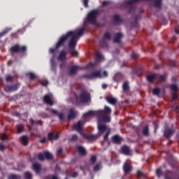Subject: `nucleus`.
Masks as SVG:
<instances>
[{
  "mask_svg": "<svg viewBox=\"0 0 179 179\" xmlns=\"http://www.w3.org/2000/svg\"><path fill=\"white\" fill-rule=\"evenodd\" d=\"M55 52V49L52 48L50 50V54H54Z\"/></svg>",
  "mask_w": 179,
  "mask_h": 179,
  "instance_id": "864d4df0",
  "label": "nucleus"
},
{
  "mask_svg": "<svg viewBox=\"0 0 179 179\" xmlns=\"http://www.w3.org/2000/svg\"><path fill=\"white\" fill-rule=\"evenodd\" d=\"M42 86H48V81L47 80H43L41 82Z\"/></svg>",
  "mask_w": 179,
  "mask_h": 179,
  "instance_id": "f704fd0d",
  "label": "nucleus"
},
{
  "mask_svg": "<svg viewBox=\"0 0 179 179\" xmlns=\"http://www.w3.org/2000/svg\"><path fill=\"white\" fill-rule=\"evenodd\" d=\"M26 50H27L26 46H21L19 45H15L14 46L10 48V52H15V53L25 52Z\"/></svg>",
  "mask_w": 179,
  "mask_h": 179,
  "instance_id": "423d86ee",
  "label": "nucleus"
},
{
  "mask_svg": "<svg viewBox=\"0 0 179 179\" xmlns=\"http://www.w3.org/2000/svg\"><path fill=\"white\" fill-rule=\"evenodd\" d=\"M66 179H67V178H66Z\"/></svg>",
  "mask_w": 179,
  "mask_h": 179,
  "instance_id": "338daca9",
  "label": "nucleus"
},
{
  "mask_svg": "<svg viewBox=\"0 0 179 179\" xmlns=\"http://www.w3.org/2000/svg\"><path fill=\"white\" fill-rule=\"evenodd\" d=\"M78 139V136L73 135L71 138V141H76Z\"/></svg>",
  "mask_w": 179,
  "mask_h": 179,
  "instance_id": "de8ad7c7",
  "label": "nucleus"
},
{
  "mask_svg": "<svg viewBox=\"0 0 179 179\" xmlns=\"http://www.w3.org/2000/svg\"><path fill=\"white\" fill-rule=\"evenodd\" d=\"M98 15H99V11H97V10H94L91 11L87 16V20L89 23H91L92 24H94V23H96V21L97 20Z\"/></svg>",
  "mask_w": 179,
  "mask_h": 179,
  "instance_id": "39448f33",
  "label": "nucleus"
},
{
  "mask_svg": "<svg viewBox=\"0 0 179 179\" xmlns=\"http://www.w3.org/2000/svg\"><path fill=\"white\" fill-rule=\"evenodd\" d=\"M12 80H13V77L10 76H8L6 77V81L7 82H12Z\"/></svg>",
  "mask_w": 179,
  "mask_h": 179,
  "instance_id": "58836bf2",
  "label": "nucleus"
},
{
  "mask_svg": "<svg viewBox=\"0 0 179 179\" xmlns=\"http://www.w3.org/2000/svg\"><path fill=\"white\" fill-rule=\"evenodd\" d=\"M29 122L31 124V125H33L34 124V120L33 119H30Z\"/></svg>",
  "mask_w": 179,
  "mask_h": 179,
  "instance_id": "6e6d98bb",
  "label": "nucleus"
},
{
  "mask_svg": "<svg viewBox=\"0 0 179 179\" xmlns=\"http://www.w3.org/2000/svg\"><path fill=\"white\" fill-rule=\"evenodd\" d=\"M84 31L85 29L82 28L73 31L68 32L66 36L60 38L59 41L56 45L57 48H58V47H61V45L64 44L66 40H70V53L71 54L72 57H76L77 55H78V51L73 49L75 48V47H76V41H78V38L80 37V36H83Z\"/></svg>",
  "mask_w": 179,
  "mask_h": 179,
  "instance_id": "f03ea898",
  "label": "nucleus"
},
{
  "mask_svg": "<svg viewBox=\"0 0 179 179\" xmlns=\"http://www.w3.org/2000/svg\"><path fill=\"white\" fill-rule=\"evenodd\" d=\"M102 87H103V89H106L107 85H106V84L102 85Z\"/></svg>",
  "mask_w": 179,
  "mask_h": 179,
  "instance_id": "bf43d9fd",
  "label": "nucleus"
},
{
  "mask_svg": "<svg viewBox=\"0 0 179 179\" xmlns=\"http://www.w3.org/2000/svg\"><path fill=\"white\" fill-rule=\"evenodd\" d=\"M103 76L105 78H106V76H108V73H107V71H103Z\"/></svg>",
  "mask_w": 179,
  "mask_h": 179,
  "instance_id": "603ef678",
  "label": "nucleus"
},
{
  "mask_svg": "<svg viewBox=\"0 0 179 179\" xmlns=\"http://www.w3.org/2000/svg\"><path fill=\"white\" fill-rule=\"evenodd\" d=\"M110 114H111V108L108 106H105L104 110H99L97 112L89 111L87 113L83 115V120H80L73 125L72 129L75 131H78L79 134H83L82 127L90 120V117L96 115L98 118V129L99 135H101L104 131H107L106 134L104 136V140L106 141L108 139V135H110V130L106 124H103V122H110V121H111Z\"/></svg>",
  "mask_w": 179,
  "mask_h": 179,
  "instance_id": "f257e3e1",
  "label": "nucleus"
},
{
  "mask_svg": "<svg viewBox=\"0 0 179 179\" xmlns=\"http://www.w3.org/2000/svg\"><path fill=\"white\" fill-rule=\"evenodd\" d=\"M138 56L137 55H136V56H133V58H136Z\"/></svg>",
  "mask_w": 179,
  "mask_h": 179,
  "instance_id": "69168bd1",
  "label": "nucleus"
},
{
  "mask_svg": "<svg viewBox=\"0 0 179 179\" xmlns=\"http://www.w3.org/2000/svg\"><path fill=\"white\" fill-rule=\"evenodd\" d=\"M47 141V139L46 138H42L40 142L41 143H45V142Z\"/></svg>",
  "mask_w": 179,
  "mask_h": 179,
  "instance_id": "8fccbe9b",
  "label": "nucleus"
},
{
  "mask_svg": "<svg viewBox=\"0 0 179 179\" xmlns=\"http://www.w3.org/2000/svg\"><path fill=\"white\" fill-rule=\"evenodd\" d=\"M24 178L25 179H31V173H30V172H26L24 173Z\"/></svg>",
  "mask_w": 179,
  "mask_h": 179,
  "instance_id": "c756f323",
  "label": "nucleus"
},
{
  "mask_svg": "<svg viewBox=\"0 0 179 179\" xmlns=\"http://www.w3.org/2000/svg\"><path fill=\"white\" fill-rule=\"evenodd\" d=\"M94 171H99L100 170V164H96L94 168Z\"/></svg>",
  "mask_w": 179,
  "mask_h": 179,
  "instance_id": "37998d69",
  "label": "nucleus"
},
{
  "mask_svg": "<svg viewBox=\"0 0 179 179\" xmlns=\"http://www.w3.org/2000/svg\"><path fill=\"white\" fill-rule=\"evenodd\" d=\"M147 80L150 83H159V81L164 82L166 80V76H160L159 74H152L147 76Z\"/></svg>",
  "mask_w": 179,
  "mask_h": 179,
  "instance_id": "20e7f679",
  "label": "nucleus"
},
{
  "mask_svg": "<svg viewBox=\"0 0 179 179\" xmlns=\"http://www.w3.org/2000/svg\"><path fill=\"white\" fill-rule=\"evenodd\" d=\"M122 37V34L121 33L116 34L115 37L113 40L114 43H120Z\"/></svg>",
  "mask_w": 179,
  "mask_h": 179,
  "instance_id": "aec40b11",
  "label": "nucleus"
},
{
  "mask_svg": "<svg viewBox=\"0 0 179 179\" xmlns=\"http://www.w3.org/2000/svg\"><path fill=\"white\" fill-rule=\"evenodd\" d=\"M66 58V52H65L64 51H62L59 55V59L60 61H65Z\"/></svg>",
  "mask_w": 179,
  "mask_h": 179,
  "instance_id": "412c9836",
  "label": "nucleus"
},
{
  "mask_svg": "<svg viewBox=\"0 0 179 179\" xmlns=\"http://www.w3.org/2000/svg\"><path fill=\"white\" fill-rule=\"evenodd\" d=\"M62 148H59L57 150V155H62Z\"/></svg>",
  "mask_w": 179,
  "mask_h": 179,
  "instance_id": "09e8293b",
  "label": "nucleus"
},
{
  "mask_svg": "<svg viewBox=\"0 0 179 179\" xmlns=\"http://www.w3.org/2000/svg\"><path fill=\"white\" fill-rule=\"evenodd\" d=\"M49 179H58V177H57L55 176H51L49 177Z\"/></svg>",
  "mask_w": 179,
  "mask_h": 179,
  "instance_id": "3c124183",
  "label": "nucleus"
},
{
  "mask_svg": "<svg viewBox=\"0 0 179 179\" xmlns=\"http://www.w3.org/2000/svg\"><path fill=\"white\" fill-rule=\"evenodd\" d=\"M96 160V156L95 155H92L90 158V161L92 162V163H94Z\"/></svg>",
  "mask_w": 179,
  "mask_h": 179,
  "instance_id": "79ce46f5",
  "label": "nucleus"
},
{
  "mask_svg": "<svg viewBox=\"0 0 179 179\" xmlns=\"http://www.w3.org/2000/svg\"><path fill=\"white\" fill-rule=\"evenodd\" d=\"M122 153L124 155H127V156L131 155V150L129 149V147L127 145H124L121 148Z\"/></svg>",
  "mask_w": 179,
  "mask_h": 179,
  "instance_id": "ddd939ff",
  "label": "nucleus"
},
{
  "mask_svg": "<svg viewBox=\"0 0 179 179\" xmlns=\"http://www.w3.org/2000/svg\"><path fill=\"white\" fill-rule=\"evenodd\" d=\"M92 66H94V64H93V63H90V64H88V67H89V68H92Z\"/></svg>",
  "mask_w": 179,
  "mask_h": 179,
  "instance_id": "5fc2aeb1",
  "label": "nucleus"
},
{
  "mask_svg": "<svg viewBox=\"0 0 179 179\" xmlns=\"http://www.w3.org/2000/svg\"><path fill=\"white\" fill-rule=\"evenodd\" d=\"M72 177L75 178V177H78V173H74L71 175Z\"/></svg>",
  "mask_w": 179,
  "mask_h": 179,
  "instance_id": "4d7b16f0",
  "label": "nucleus"
},
{
  "mask_svg": "<svg viewBox=\"0 0 179 179\" xmlns=\"http://www.w3.org/2000/svg\"><path fill=\"white\" fill-rule=\"evenodd\" d=\"M28 76H29V79H34V78H36V75L33 73H28Z\"/></svg>",
  "mask_w": 179,
  "mask_h": 179,
  "instance_id": "4c0bfd02",
  "label": "nucleus"
},
{
  "mask_svg": "<svg viewBox=\"0 0 179 179\" xmlns=\"http://www.w3.org/2000/svg\"><path fill=\"white\" fill-rule=\"evenodd\" d=\"M104 38H106V40H110L111 38V35L110 34V33L106 32L104 34Z\"/></svg>",
  "mask_w": 179,
  "mask_h": 179,
  "instance_id": "7c9ffc66",
  "label": "nucleus"
},
{
  "mask_svg": "<svg viewBox=\"0 0 179 179\" xmlns=\"http://www.w3.org/2000/svg\"><path fill=\"white\" fill-rule=\"evenodd\" d=\"M173 131L171 129L165 130L164 136H166V138H169L171 135H173Z\"/></svg>",
  "mask_w": 179,
  "mask_h": 179,
  "instance_id": "393cba45",
  "label": "nucleus"
},
{
  "mask_svg": "<svg viewBox=\"0 0 179 179\" xmlns=\"http://www.w3.org/2000/svg\"><path fill=\"white\" fill-rule=\"evenodd\" d=\"M95 59L96 61H103L104 57H103V55H101V53H100V52H96Z\"/></svg>",
  "mask_w": 179,
  "mask_h": 179,
  "instance_id": "dca6fc26",
  "label": "nucleus"
},
{
  "mask_svg": "<svg viewBox=\"0 0 179 179\" xmlns=\"http://www.w3.org/2000/svg\"><path fill=\"white\" fill-rule=\"evenodd\" d=\"M177 110H178V106H176L175 108V111H177Z\"/></svg>",
  "mask_w": 179,
  "mask_h": 179,
  "instance_id": "e2e57ef3",
  "label": "nucleus"
},
{
  "mask_svg": "<svg viewBox=\"0 0 179 179\" xmlns=\"http://www.w3.org/2000/svg\"><path fill=\"white\" fill-rule=\"evenodd\" d=\"M78 150L79 154L81 156H85V155H86V150H85V148L83 147L78 146Z\"/></svg>",
  "mask_w": 179,
  "mask_h": 179,
  "instance_id": "4be33fe9",
  "label": "nucleus"
},
{
  "mask_svg": "<svg viewBox=\"0 0 179 179\" xmlns=\"http://www.w3.org/2000/svg\"><path fill=\"white\" fill-rule=\"evenodd\" d=\"M8 179H20V176L16 175H10Z\"/></svg>",
  "mask_w": 179,
  "mask_h": 179,
  "instance_id": "c85d7f7f",
  "label": "nucleus"
},
{
  "mask_svg": "<svg viewBox=\"0 0 179 179\" xmlns=\"http://www.w3.org/2000/svg\"><path fill=\"white\" fill-rule=\"evenodd\" d=\"M83 138L89 139L90 141H96L99 138V135L85 134H83Z\"/></svg>",
  "mask_w": 179,
  "mask_h": 179,
  "instance_id": "9b49d317",
  "label": "nucleus"
},
{
  "mask_svg": "<svg viewBox=\"0 0 179 179\" xmlns=\"http://www.w3.org/2000/svg\"><path fill=\"white\" fill-rule=\"evenodd\" d=\"M23 129H24L23 125L22 124L17 125V131L18 134H20V132H22Z\"/></svg>",
  "mask_w": 179,
  "mask_h": 179,
  "instance_id": "bb28decb",
  "label": "nucleus"
},
{
  "mask_svg": "<svg viewBox=\"0 0 179 179\" xmlns=\"http://www.w3.org/2000/svg\"><path fill=\"white\" fill-rule=\"evenodd\" d=\"M106 101H108V103H109V104L114 105L117 103V99H115V98H112V97H107Z\"/></svg>",
  "mask_w": 179,
  "mask_h": 179,
  "instance_id": "5701e85b",
  "label": "nucleus"
},
{
  "mask_svg": "<svg viewBox=\"0 0 179 179\" xmlns=\"http://www.w3.org/2000/svg\"><path fill=\"white\" fill-rule=\"evenodd\" d=\"M107 3H108V2H107V1H103V6H106V5H107Z\"/></svg>",
  "mask_w": 179,
  "mask_h": 179,
  "instance_id": "052dcab7",
  "label": "nucleus"
},
{
  "mask_svg": "<svg viewBox=\"0 0 179 179\" xmlns=\"http://www.w3.org/2000/svg\"><path fill=\"white\" fill-rule=\"evenodd\" d=\"M137 176H138V177H142V176H143V173L141 171H138Z\"/></svg>",
  "mask_w": 179,
  "mask_h": 179,
  "instance_id": "a18cd8bd",
  "label": "nucleus"
},
{
  "mask_svg": "<svg viewBox=\"0 0 179 179\" xmlns=\"http://www.w3.org/2000/svg\"><path fill=\"white\" fill-rule=\"evenodd\" d=\"M50 111L51 113H52V114H55V115H58L59 120H64V114L58 113V111L54 109H51Z\"/></svg>",
  "mask_w": 179,
  "mask_h": 179,
  "instance_id": "f3484780",
  "label": "nucleus"
},
{
  "mask_svg": "<svg viewBox=\"0 0 179 179\" xmlns=\"http://www.w3.org/2000/svg\"><path fill=\"white\" fill-rule=\"evenodd\" d=\"M76 115H78V112L75 111V110L71 108V109H70L69 113L68 115V120H72V119L75 118V117H76Z\"/></svg>",
  "mask_w": 179,
  "mask_h": 179,
  "instance_id": "f8f14e48",
  "label": "nucleus"
},
{
  "mask_svg": "<svg viewBox=\"0 0 179 179\" xmlns=\"http://www.w3.org/2000/svg\"><path fill=\"white\" fill-rule=\"evenodd\" d=\"M152 93L156 96H159V94H160V90L159 88H155L152 91Z\"/></svg>",
  "mask_w": 179,
  "mask_h": 179,
  "instance_id": "cd10ccee",
  "label": "nucleus"
},
{
  "mask_svg": "<svg viewBox=\"0 0 179 179\" xmlns=\"http://www.w3.org/2000/svg\"><path fill=\"white\" fill-rule=\"evenodd\" d=\"M6 148H5V145H3V144H1L0 145V150H5Z\"/></svg>",
  "mask_w": 179,
  "mask_h": 179,
  "instance_id": "49530a36",
  "label": "nucleus"
},
{
  "mask_svg": "<svg viewBox=\"0 0 179 179\" xmlns=\"http://www.w3.org/2000/svg\"><path fill=\"white\" fill-rule=\"evenodd\" d=\"M38 159H39V160H44V159L51 160V159H52V155L49 152L45 151L43 152V154L39 153L38 155Z\"/></svg>",
  "mask_w": 179,
  "mask_h": 179,
  "instance_id": "0eeeda50",
  "label": "nucleus"
},
{
  "mask_svg": "<svg viewBox=\"0 0 179 179\" xmlns=\"http://www.w3.org/2000/svg\"><path fill=\"white\" fill-rule=\"evenodd\" d=\"M171 89L173 91V92H177L178 87H177V85H172L171 86Z\"/></svg>",
  "mask_w": 179,
  "mask_h": 179,
  "instance_id": "c9c22d12",
  "label": "nucleus"
},
{
  "mask_svg": "<svg viewBox=\"0 0 179 179\" xmlns=\"http://www.w3.org/2000/svg\"><path fill=\"white\" fill-rule=\"evenodd\" d=\"M48 138L50 141H54V139H58L59 138V134H54L52 132H50L48 134Z\"/></svg>",
  "mask_w": 179,
  "mask_h": 179,
  "instance_id": "4468645a",
  "label": "nucleus"
},
{
  "mask_svg": "<svg viewBox=\"0 0 179 179\" xmlns=\"http://www.w3.org/2000/svg\"><path fill=\"white\" fill-rule=\"evenodd\" d=\"M83 3H84V6H85V8H87L89 0H83Z\"/></svg>",
  "mask_w": 179,
  "mask_h": 179,
  "instance_id": "c03bdc74",
  "label": "nucleus"
},
{
  "mask_svg": "<svg viewBox=\"0 0 179 179\" xmlns=\"http://www.w3.org/2000/svg\"><path fill=\"white\" fill-rule=\"evenodd\" d=\"M20 142L24 146H26L29 142V138L26 136H22L20 138Z\"/></svg>",
  "mask_w": 179,
  "mask_h": 179,
  "instance_id": "2eb2a0df",
  "label": "nucleus"
},
{
  "mask_svg": "<svg viewBox=\"0 0 179 179\" xmlns=\"http://www.w3.org/2000/svg\"><path fill=\"white\" fill-rule=\"evenodd\" d=\"M112 141H113V142H114V143H121L122 138L121 137H120L119 136H114L112 138Z\"/></svg>",
  "mask_w": 179,
  "mask_h": 179,
  "instance_id": "a211bd4d",
  "label": "nucleus"
},
{
  "mask_svg": "<svg viewBox=\"0 0 179 179\" xmlns=\"http://www.w3.org/2000/svg\"><path fill=\"white\" fill-rule=\"evenodd\" d=\"M173 99L175 100L177 99V94H173Z\"/></svg>",
  "mask_w": 179,
  "mask_h": 179,
  "instance_id": "13d9d810",
  "label": "nucleus"
},
{
  "mask_svg": "<svg viewBox=\"0 0 179 179\" xmlns=\"http://www.w3.org/2000/svg\"><path fill=\"white\" fill-rule=\"evenodd\" d=\"M74 104L76 103H87V101H90V94L82 91L79 96H75V100H71Z\"/></svg>",
  "mask_w": 179,
  "mask_h": 179,
  "instance_id": "7ed1b4c3",
  "label": "nucleus"
},
{
  "mask_svg": "<svg viewBox=\"0 0 179 179\" xmlns=\"http://www.w3.org/2000/svg\"><path fill=\"white\" fill-rule=\"evenodd\" d=\"M129 89V85H128V83H124L123 84V90H128Z\"/></svg>",
  "mask_w": 179,
  "mask_h": 179,
  "instance_id": "473e14b6",
  "label": "nucleus"
},
{
  "mask_svg": "<svg viewBox=\"0 0 179 179\" xmlns=\"http://www.w3.org/2000/svg\"><path fill=\"white\" fill-rule=\"evenodd\" d=\"M43 101L48 106H52L54 104V101H52V94H49L45 95L43 97Z\"/></svg>",
  "mask_w": 179,
  "mask_h": 179,
  "instance_id": "6e6552de",
  "label": "nucleus"
},
{
  "mask_svg": "<svg viewBox=\"0 0 179 179\" xmlns=\"http://www.w3.org/2000/svg\"><path fill=\"white\" fill-rule=\"evenodd\" d=\"M156 173H157V176L158 177H160V176H162V169H157Z\"/></svg>",
  "mask_w": 179,
  "mask_h": 179,
  "instance_id": "ea45409f",
  "label": "nucleus"
},
{
  "mask_svg": "<svg viewBox=\"0 0 179 179\" xmlns=\"http://www.w3.org/2000/svg\"><path fill=\"white\" fill-rule=\"evenodd\" d=\"M8 31H9V30L8 29L4 30L3 32L0 34V37H2V36H5V34H7Z\"/></svg>",
  "mask_w": 179,
  "mask_h": 179,
  "instance_id": "a19ab883",
  "label": "nucleus"
},
{
  "mask_svg": "<svg viewBox=\"0 0 179 179\" xmlns=\"http://www.w3.org/2000/svg\"><path fill=\"white\" fill-rule=\"evenodd\" d=\"M87 78L88 79H96V78H103V75L101 74V71H98L87 75Z\"/></svg>",
  "mask_w": 179,
  "mask_h": 179,
  "instance_id": "1a4fd4ad",
  "label": "nucleus"
},
{
  "mask_svg": "<svg viewBox=\"0 0 179 179\" xmlns=\"http://www.w3.org/2000/svg\"><path fill=\"white\" fill-rule=\"evenodd\" d=\"M175 32L176 33V34H178L179 31L177 29H175Z\"/></svg>",
  "mask_w": 179,
  "mask_h": 179,
  "instance_id": "680f3d73",
  "label": "nucleus"
},
{
  "mask_svg": "<svg viewBox=\"0 0 179 179\" xmlns=\"http://www.w3.org/2000/svg\"><path fill=\"white\" fill-rule=\"evenodd\" d=\"M123 170L125 174H128V173H129V171L132 170V165L127 161L124 164Z\"/></svg>",
  "mask_w": 179,
  "mask_h": 179,
  "instance_id": "9d476101",
  "label": "nucleus"
},
{
  "mask_svg": "<svg viewBox=\"0 0 179 179\" xmlns=\"http://www.w3.org/2000/svg\"><path fill=\"white\" fill-rule=\"evenodd\" d=\"M78 71H79V66H73L70 69V75H75V73H76V72H78Z\"/></svg>",
  "mask_w": 179,
  "mask_h": 179,
  "instance_id": "6ab92c4d",
  "label": "nucleus"
},
{
  "mask_svg": "<svg viewBox=\"0 0 179 179\" xmlns=\"http://www.w3.org/2000/svg\"><path fill=\"white\" fill-rule=\"evenodd\" d=\"M155 5L156 8H160V6H162V1L161 0H157L155 2Z\"/></svg>",
  "mask_w": 179,
  "mask_h": 179,
  "instance_id": "2f4dec72",
  "label": "nucleus"
},
{
  "mask_svg": "<svg viewBox=\"0 0 179 179\" xmlns=\"http://www.w3.org/2000/svg\"><path fill=\"white\" fill-rule=\"evenodd\" d=\"M33 169L36 173H40V170H41V166L38 164H34Z\"/></svg>",
  "mask_w": 179,
  "mask_h": 179,
  "instance_id": "b1692460",
  "label": "nucleus"
},
{
  "mask_svg": "<svg viewBox=\"0 0 179 179\" xmlns=\"http://www.w3.org/2000/svg\"><path fill=\"white\" fill-rule=\"evenodd\" d=\"M38 124H39L40 125H41V121H38Z\"/></svg>",
  "mask_w": 179,
  "mask_h": 179,
  "instance_id": "0e129e2a",
  "label": "nucleus"
},
{
  "mask_svg": "<svg viewBox=\"0 0 179 179\" xmlns=\"http://www.w3.org/2000/svg\"><path fill=\"white\" fill-rule=\"evenodd\" d=\"M143 135L148 136L149 135V127H145L143 130Z\"/></svg>",
  "mask_w": 179,
  "mask_h": 179,
  "instance_id": "a878e982",
  "label": "nucleus"
},
{
  "mask_svg": "<svg viewBox=\"0 0 179 179\" xmlns=\"http://www.w3.org/2000/svg\"><path fill=\"white\" fill-rule=\"evenodd\" d=\"M113 19L115 22H120V15H114Z\"/></svg>",
  "mask_w": 179,
  "mask_h": 179,
  "instance_id": "e433bc0d",
  "label": "nucleus"
},
{
  "mask_svg": "<svg viewBox=\"0 0 179 179\" xmlns=\"http://www.w3.org/2000/svg\"><path fill=\"white\" fill-rule=\"evenodd\" d=\"M1 141H6V139H8V136L5 134H1Z\"/></svg>",
  "mask_w": 179,
  "mask_h": 179,
  "instance_id": "72a5a7b5",
  "label": "nucleus"
}]
</instances>
